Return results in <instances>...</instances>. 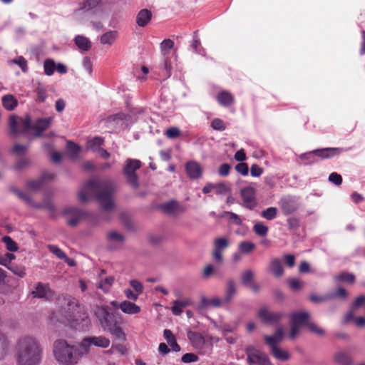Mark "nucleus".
<instances>
[{"label": "nucleus", "mask_w": 365, "mask_h": 365, "mask_svg": "<svg viewBox=\"0 0 365 365\" xmlns=\"http://www.w3.org/2000/svg\"><path fill=\"white\" fill-rule=\"evenodd\" d=\"M114 192L115 187L110 180L91 179L85 182L78 196L82 202L88 200V195L94 196L102 209L107 211L114 208L115 204L112 200Z\"/></svg>", "instance_id": "1"}, {"label": "nucleus", "mask_w": 365, "mask_h": 365, "mask_svg": "<svg viewBox=\"0 0 365 365\" xmlns=\"http://www.w3.org/2000/svg\"><path fill=\"white\" fill-rule=\"evenodd\" d=\"M94 314L105 331L118 340L126 339L125 334L120 326V314L117 310L108 306H98L94 309Z\"/></svg>", "instance_id": "2"}, {"label": "nucleus", "mask_w": 365, "mask_h": 365, "mask_svg": "<svg viewBox=\"0 0 365 365\" xmlns=\"http://www.w3.org/2000/svg\"><path fill=\"white\" fill-rule=\"evenodd\" d=\"M19 365H37L41 360V350L36 339L31 336L21 338L16 346Z\"/></svg>", "instance_id": "3"}, {"label": "nucleus", "mask_w": 365, "mask_h": 365, "mask_svg": "<svg viewBox=\"0 0 365 365\" xmlns=\"http://www.w3.org/2000/svg\"><path fill=\"white\" fill-rule=\"evenodd\" d=\"M78 7L74 10L75 19L81 24H86L91 19L103 16L105 9L104 0H81Z\"/></svg>", "instance_id": "4"}, {"label": "nucleus", "mask_w": 365, "mask_h": 365, "mask_svg": "<svg viewBox=\"0 0 365 365\" xmlns=\"http://www.w3.org/2000/svg\"><path fill=\"white\" fill-rule=\"evenodd\" d=\"M53 352L61 365H76L84 354L78 346L68 344L64 339L54 342Z\"/></svg>", "instance_id": "5"}, {"label": "nucleus", "mask_w": 365, "mask_h": 365, "mask_svg": "<svg viewBox=\"0 0 365 365\" xmlns=\"http://www.w3.org/2000/svg\"><path fill=\"white\" fill-rule=\"evenodd\" d=\"M174 45V41L170 38H165L160 43V49L163 58L160 68L162 69V76L164 79H168L172 75L173 64L176 61L174 55L170 56Z\"/></svg>", "instance_id": "6"}, {"label": "nucleus", "mask_w": 365, "mask_h": 365, "mask_svg": "<svg viewBox=\"0 0 365 365\" xmlns=\"http://www.w3.org/2000/svg\"><path fill=\"white\" fill-rule=\"evenodd\" d=\"M140 167L141 162L139 160L128 158L123 169V173L126 177L128 184L135 189L139 187L138 177L135 171Z\"/></svg>", "instance_id": "7"}, {"label": "nucleus", "mask_w": 365, "mask_h": 365, "mask_svg": "<svg viewBox=\"0 0 365 365\" xmlns=\"http://www.w3.org/2000/svg\"><path fill=\"white\" fill-rule=\"evenodd\" d=\"M245 354L247 356V361L250 364L272 365L269 357L255 347L249 345L245 348Z\"/></svg>", "instance_id": "8"}, {"label": "nucleus", "mask_w": 365, "mask_h": 365, "mask_svg": "<svg viewBox=\"0 0 365 365\" xmlns=\"http://www.w3.org/2000/svg\"><path fill=\"white\" fill-rule=\"evenodd\" d=\"M110 343V339L104 336H87L83 339L80 346L84 350V353H88L91 345L101 348H107L109 346Z\"/></svg>", "instance_id": "9"}, {"label": "nucleus", "mask_w": 365, "mask_h": 365, "mask_svg": "<svg viewBox=\"0 0 365 365\" xmlns=\"http://www.w3.org/2000/svg\"><path fill=\"white\" fill-rule=\"evenodd\" d=\"M240 196L242 200L241 205L249 210H252L257 205L255 197V189L251 186H247L240 190Z\"/></svg>", "instance_id": "10"}, {"label": "nucleus", "mask_w": 365, "mask_h": 365, "mask_svg": "<svg viewBox=\"0 0 365 365\" xmlns=\"http://www.w3.org/2000/svg\"><path fill=\"white\" fill-rule=\"evenodd\" d=\"M31 294L34 298L47 301L53 297V292L49 284L39 282L36 284L34 289L31 292Z\"/></svg>", "instance_id": "11"}, {"label": "nucleus", "mask_w": 365, "mask_h": 365, "mask_svg": "<svg viewBox=\"0 0 365 365\" xmlns=\"http://www.w3.org/2000/svg\"><path fill=\"white\" fill-rule=\"evenodd\" d=\"M279 205L284 215L294 213L300 206L299 198L292 195L282 197L280 200Z\"/></svg>", "instance_id": "12"}, {"label": "nucleus", "mask_w": 365, "mask_h": 365, "mask_svg": "<svg viewBox=\"0 0 365 365\" xmlns=\"http://www.w3.org/2000/svg\"><path fill=\"white\" fill-rule=\"evenodd\" d=\"M350 150L349 148H323L314 150L317 158L321 160L330 159L340 155L342 153Z\"/></svg>", "instance_id": "13"}, {"label": "nucleus", "mask_w": 365, "mask_h": 365, "mask_svg": "<svg viewBox=\"0 0 365 365\" xmlns=\"http://www.w3.org/2000/svg\"><path fill=\"white\" fill-rule=\"evenodd\" d=\"M257 315L264 324H277L285 314L280 312H271L267 308L263 307L259 309Z\"/></svg>", "instance_id": "14"}, {"label": "nucleus", "mask_w": 365, "mask_h": 365, "mask_svg": "<svg viewBox=\"0 0 365 365\" xmlns=\"http://www.w3.org/2000/svg\"><path fill=\"white\" fill-rule=\"evenodd\" d=\"M185 170L188 178L192 180H199L202 176V167L195 160H188L185 164Z\"/></svg>", "instance_id": "15"}, {"label": "nucleus", "mask_w": 365, "mask_h": 365, "mask_svg": "<svg viewBox=\"0 0 365 365\" xmlns=\"http://www.w3.org/2000/svg\"><path fill=\"white\" fill-rule=\"evenodd\" d=\"M193 346L198 349L202 354H210L212 349V345L209 343L205 338L200 334H193L191 338Z\"/></svg>", "instance_id": "16"}, {"label": "nucleus", "mask_w": 365, "mask_h": 365, "mask_svg": "<svg viewBox=\"0 0 365 365\" xmlns=\"http://www.w3.org/2000/svg\"><path fill=\"white\" fill-rule=\"evenodd\" d=\"M53 122V117L38 118L34 123L33 130L34 137H41L43 133L49 128Z\"/></svg>", "instance_id": "17"}, {"label": "nucleus", "mask_w": 365, "mask_h": 365, "mask_svg": "<svg viewBox=\"0 0 365 365\" xmlns=\"http://www.w3.org/2000/svg\"><path fill=\"white\" fill-rule=\"evenodd\" d=\"M216 100L221 106L225 108H227L235 103L234 96L226 90L220 91L216 96Z\"/></svg>", "instance_id": "18"}, {"label": "nucleus", "mask_w": 365, "mask_h": 365, "mask_svg": "<svg viewBox=\"0 0 365 365\" xmlns=\"http://www.w3.org/2000/svg\"><path fill=\"white\" fill-rule=\"evenodd\" d=\"M267 269L276 278L281 277L284 272L281 260L277 257L271 259Z\"/></svg>", "instance_id": "19"}, {"label": "nucleus", "mask_w": 365, "mask_h": 365, "mask_svg": "<svg viewBox=\"0 0 365 365\" xmlns=\"http://www.w3.org/2000/svg\"><path fill=\"white\" fill-rule=\"evenodd\" d=\"M73 41L81 53H84L91 48V41L88 38L83 35H76L74 37Z\"/></svg>", "instance_id": "20"}, {"label": "nucleus", "mask_w": 365, "mask_h": 365, "mask_svg": "<svg viewBox=\"0 0 365 365\" xmlns=\"http://www.w3.org/2000/svg\"><path fill=\"white\" fill-rule=\"evenodd\" d=\"M152 12L148 9H143L136 16V24L140 27L146 26L152 19Z\"/></svg>", "instance_id": "21"}, {"label": "nucleus", "mask_w": 365, "mask_h": 365, "mask_svg": "<svg viewBox=\"0 0 365 365\" xmlns=\"http://www.w3.org/2000/svg\"><path fill=\"white\" fill-rule=\"evenodd\" d=\"M309 314L307 312H294L290 315V324L297 326L307 325Z\"/></svg>", "instance_id": "22"}, {"label": "nucleus", "mask_w": 365, "mask_h": 365, "mask_svg": "<svg viewBox=\"0 0 365 365\" xmlns=\"http://www.w3.org/2000/svg\"><path fill=\"white\" fill-rule=\"evenodd\" d=\"M119 309L127 314H135L140 312V307L130 301L124 300L119 304Z\"/></svg>", "instance_id": "23"}, {"label": "nucleus", "mask_w": 365, "mask_h": 365, "mask_svg": "<svg viewBox=\"0 0 365 365\" xmlns=\"http://www.w3.org/2000/svg\"><path fill=\"white\" fill-rule=\"evenodd\" d=\"M105 273L106 272L104 269L101 271L99 274L100 279L98 282L97 287L103 290L104 292H108L114 282L115 279L113 276H107L105 278H101L102 274Z\"/></svg>", "instance_id": "24"}, {"label": "nucleus", "mask_w": 365, "mask_h": 365, "mask_svg": "<svg viewBox=\"0 0 365 365\" xmlns=\"http://www.w3.org/2000/svg\"><path fill=\"white\" fill-rule=\"evenodd\" d=\"M161 208L168 214L173 213L176 211L183 212L185 210L175 200H171L164 202L161 205Z\"/></svg>", "instance_id": "25"}, {"label": "nucleus", "mask_w": 365, "mask_h": 365, "mask_svg": "<svg viewBox=\"0 0 365 365\" xmlns=\"http://www.w3.org/2000/svg\"><path fill=\"white\" fill-rule=\"evenodd\" d=\"M190 304L191 301L189 299L175 300L173 302V307L171 308L172 313L175 316H179L183 312V308Z\"/></svg>", "instance_id": "26"}, {"label": "nucleus", "mask_w": 365, "mask_h": 365, "mask_svg": "<svg viewBox=\"0 0 365 365\" xmlns=\"http://www.w3.org/2000/svg\"><path fill=\"white\" fill-rule=\"evenodd\" d=\"M163 336L167 341L168 345L171 347L173 351L178 352L180 351V346L177 343L176 339L170 329H165Z\"/></svg>", "instance_id": "27"}, {"label": "nucleus", "mask_w": 365, "mask_h": 365, "mask_svg": "<svg viewBox=\"0 0 365 365\" xmlns=\"http://www.w3.org/2000/svg\"><path fill=\"white\" fill-rule=\"evenodd\" d=\"M236 292L237 289L234 279H229L226 283V290L224 302L226 303L230 302L232 299Z\"/></svg>", "instance_id": "28"}, {"label": "nucleus", "mask_w": 365, "mask_h": 365, "mask_svg": "<svg viewBox=\"0 0 365 365\" xmlns=\"http://www.w3.org/2000/svg\"><path fill=\"white\" fill-rule=\"evenodd\" d=\"M190 48L195 53L202 56H206L205 48L202 46L201 42L198 38L197 31L193 33V39L190 44Z\"/></svg>", "instance_id": "29"}, {"label": "nucleus", "mask_w": 365, "mask_h": 365, "mask_svg": "<svg viewBox=\"0 0 365 365\" xmlns=\"http://www.w3.org/2000/svg\"><path fill=\"white\" fill-rule=\"evenodd\" d=\"M334 361L339 365H351L352 359L350 355L344 351H340L334 354Z\"/></svg>", "instance_id": "30"}, {"label": "nucleus", "mask_w": 365, "mask_h": 365, "mask_svg": "<svg viewBox=\"0 0 365 365\" xmlns=\"http://www.w3.org/2000/svg\"><path fill=\"white\" fill-rule=\"evenodd\" d=\"M1 100L3 106L7 110H13L18 106V101L13 95H5Z\"/></svg>", "instance_id": "31"}, {"label": "nucleus", "mask_w": 365, "mask_h": 365, "mask_svg": "<svg viewBox=\"0 0 365 365\" xmlns=\"http://www.w3.org/2000/svg\"><path fill=\"white\" fill-rule=\"evenodd\" d=\"M104 139L100 136H95L87 141V147L93 152H97L103 144Z\"/></svg>", "instance_id": "32"}, {"label": "nucleus", "mask_w": 365, "mask_h": 365, "mask_svg": "<svg viewBox=\"0 0 365 365\" xmlns=\"http://www.w3.org/2000/svg\"><path fill=\"white\" fill-rule=\"evenodd\" d=\"M299 159L302 160L305 165H312L317 161V156L314 153V150L302 153L299 156Z\"/></svg>", "instance_id": "33"}, {"label": "nucleus", "mask_w": 365, "mask_h": 365, "mask_svg": "<svg viewBox=\"0 0 365 365\" xmlns=\"http://www.w3.org/2000/svg\"><path fill=\"white\" fill-rule=\"evenodd\" d=\"M118 36V32L116 31H109L103 34L101 38L100 41L102 44L111 45Z\"/></svg>", "instance_id": "34"}, {"label": "nucleus", "mask_w": 365, "mask_h": 365, "mask_svg": "<svg viewBox=\"0 0 365 365\" xmlns=\"http://www.w3.org/2000/svg\"><path fill=\"white\" fill-rule=\"evenodd\" d=\"M238 327V322L234 321L231 323H225L218 327V329L222 331L223 335L228 333H233L237 331Z\"/></svg>", "instance_id": "35"}, {"label": "nucleus", "mask_w": 365, "mask_h": 365, "mask_svg": "<svg viewBox=\"0 0 365 365\" xmlns=\"http://www.w3.org/2000/svg\"><path fill=\"white\" fill-rule=\"evenodd\" d=\"M221 300L218 297L208 299L205 297H202L200 301V307L202 308H206L208 307H219L221 306Z\"/></svg>", "instance_id": "36"}, {"label": "nucleus", "mask_w": 365, "mask_h": 365, "mask_svg": "<svg viewBox=\"0 0 365 365\" xmlns=\"http://www.w3.org/2000/svg\"><path fill=\"white\" fill-rule=\"evenodd\" d=\"M56 63L53 58H46L43 62V71L46 76H51L54 73Z\"/></svg>", "instance_id": "37"}, {"label": "nucleus", "mask_w": 365, "mask_h": 365, "mask_svg": "<svg viewBox=\"0 0 365 365\" xmlns=\"http://www.w3.org/2000/svg\"><path fill=\"white\" fill-rule=\"evenodd\" d=\"M255 274L254 272L250 269H247L243 271L241 274V282L242 284L245 287H247L249 284H250L252 282H253Z\"/></svg>", "instance_id": "38"}, {"label": "nucleus", "mask_w": 365, "mask_h": 365, "mask_svg": "<svg viewBox=\"0 0 365 365\" xmlns=\"http://www.w3.org/2000/svg\"><path fill=\"white\" fill-rule=\"evenodd\" d=\"M255 244L250 241H242L238 245V250L241 254H249L255 249Z\"/></svg>", "instance_id": "39"}, {"label": "nucleus", "mask_w": 365, "mask_h": 365, "mask_svg": "<svg viewBox=\"0 0 365 365\" xmlns=\"http://www.w3.org/2000/svg\"><path fill=\"white\" fill-rule=\"evenodd\" d=\"M253 231L257 235L264 237L268 233L269 227L262 222H257L253 226Z\"/></svg>", "instance_id": "40"}, {"label": "nucleus", "mask_w": 365, "mask_h": 365, "mask_svg": "<svg viewBox=\"0 0 365 365\" xmlns=\"http://www.w3.org/2000/svg\"><path fill=\"white\" fill-rule=\"evenodd\" d=\"M1 241L5 244L6 250L9 252H14L19 250L17 243L10 236L3 237Z\"/></svg>", "instance_id": "41"}, {"label": "nucleus", "mask_w": 365, "mask_h": 365, "mask_svg": "<svg viewBox=\"0 0 365 365\" xmlns=\"http://www.w3.org/2000/svg\"><path fill=\"white\" fill-rule=\"evenodd\" d=\"M261 217L267 220H272L277 215V209L275 207H269L261 212Z\"/></svg>", "instance_id": "42"}, {"label": "nucleus", "mask_w": 365, "mask_h": 365, "mask_svg": "<svg viewBox=\"0 0 365 365\" xmlns=\"http://www.w3.org/2000/svg\"><path fill=\"white\" fill-rule=\"evenodd\" d=\"M15 255L12 253L6 252L4 255L0 254V265H2L7 269L10 264H13L11 261L15 259Z\"/></svg>", "instance_id": "43"}, {"label": "nucleus", "mask_w": 365, "mask_h": 365, "mask_svg": "<svg viewBox=\"0 0 365 365\" xmlns=\"http://www.w3.org/2000/svg\"><path fill=\"white\" fill-rule=\"evenodd\" d=\"M66 150L71 157L76 158L81 151V147L78 144L69 140L66 144Z\"/></svg>", "instance_id": "44"}, {"label": "nucleus", "mask_w": 365, "mask_h": 365, "mask_svg": "<svg viewBox=\"0 0 365 365\" xmlns=\"http://www.w3.org/2000/svg\"><path fill=\"white\" fill-rule=\"evenodd\" d=\"M11 272H13L15 275L23 278L26 275V269L23 265L13 264H10L8 268Z\"/></svg>", "instance_id": "45"}, {"label": "nucleus", "mask_w": 365, "mask_h": 365, "mask_svg": "<svg viewBox=\"0 0 365 365\" xmlns=\"http://www.w3.org/2000/svg\"><path fill=\"white\" fill-rule=\"evenodd\" d=\"M8 282L6 272L0 268V293H5L6 292Z\"/></svg>", "instance_id": "46"}, {"label": "nucleus", "mask_w": 365, "mask_h": 365, "mask_svg": "<svg viewBox=\"0 0 365 365\" xmlns=\"http://www.w3.org/2000/svg\"><path fill=\"white\" fill-rule=\"evenodd\" d=\"M272 354L278 360L286 361L289 358V354L279 347H274Z\"/></svg>", "instance_id": "47"}, {"label": "nucleus", "mask_w": 365, "mask_h": 365, "mask_svg": "<svg viewBox=\"0 0 365 365\" xmlns=\"http://www.w3.org/2000/svg\"><path fill=\"white\" fill-rule=\"evenodd\" d=\"M62 214L63 215H70L71 217L77 215H84V212L82 210L73 206L66 207Z\"/></svg>", "instance_id": "48"}, {"label": "nucleus", "mask_w": 365, "mask_h": 365, "mask_svg": "<svg viewBox=\"0 0 365 365\" xmlns=\"http://www.w3.org/2000/svg\"><path fill=\"white\" fill-rule=\"evenodd\" d=\"M210 126L217 131H224L226 129L225 122L219 118H214L210 123Z\"/></svg>", "instance_id": "49"}, {"label": "nucleus", "mask_w": 365, "mask_h": 365, "mask_svg": "<svg viewBox=\"0 0 365 365\" xmlns=\"http://www.w3.org/2000/svg\"><path fill=\"white\" fill-rule=\"evenodd\" d=\"M229 245L228 240L225 237H218L214 241V248L223 251Z\"/></svg>", "instance_id": "50"}, {"label": "nucleus", "mask_w": 365, "mask_h": 365, "mask_svg": "<svg viewBox=\"0 0 365 365\" xmlns=\"http://www.w3.org/2000/svg\"><path fill=\"white\" fill-rule=\"evenodd\" d=\"M36 91L37 95V100L41 103H43L48 97L46 88L39 83L36 88Z\"/></svg>", "instance_id": "51"}, {"label": "nucleus", "mask_w": 365, "mask_h": 365, "mask_svg": "<svg viewBox=\"0 0 365 365\" xmlns=\"http://www.w3.org/2000/svg\"><path fill=\"white\" fill-rule=\"evenodd\" d=\"M48 250L50 252L56 255L58 258L63 259L66 257V253L58 246L54 245H48Z\"/></svg>", "instance_id": "52"}, {"label": "nucleus", "mask_w": 365, "mask_h": 365, "mask_svg": "<svg viewBox=\"0 0 365 365\" xmlns=\"http://www.w3.org/2000/svg\"><path fill=\"white\" fill-rule=\"evenodd\" d=\"M43 184L44 183L43 182L42 179H41L39 178L34 180H29L26 182V186L29 189H30L31 190H38L41 188V187L43 186Z\"/></svg>", "instance_id": "53"}, {"label": "nucleus", "mask_w": 365, "mask_h": 365, "mask_svg": "<svg viewBox=\"0 0 365 365\" xmlns=\"http://www.w3.org/2000/svg\"><path fill=\"white\" fill-rule=\"evenodd\" d=\"M108 240L110 242H116L122 244L124 241V236L115 231H112L108 234Z\"/></svg>", "instance_id": "54"}, {"label": "nucleus", "mask_w": 365, "mask_h": 365, "mask_svg": "<svg viewBox=\"0 0 365 365\" xmlns=\"http://www.w3.org/2000/svg\"><path fill=\"white\" fill-rule=\"evenodd\" d=\"M289 288L292 290L300 289L303 286V282L297 278H290L287 280Z\"/></svg>", "instance_id": "55"}, {"label": "nucleus", "mask_w": 365, "mask_h": 365, "mask_svg": "<svg viewBox=\"0 0 365 365\" xmlns=\"http://www.w3.org/2000/svg\"><path fill=\"white\" fill-rule=\"evenodd\" d=\"M33 125L31 119L29 116H26L24 118L21 119V132L26 133L29 130H33Z\"/></svg>", "instance_id": "56"}, {"label": "nucleus", "mask_w": 365, "mask_h": 365, "mask_svg": "<svg viewBox=\"0 0 365 365\" xmlns=\"http://www.w3.org/2000/svg\"><path fill=\"white\" fill-rule=\"evenodd\" d=\"M165 135L170 139H175L180 135V130L177 127H170L166 130Z\"/></svg>", "instance_id": "57"}, {"label": "nucleus", "mask_w": 365, "mask_h": 365, "mask_svg": "<svg viewBox=\"0 0 365 365\" xmlns=\"http://www.w3.org/2000/svg\"><path fill=\"white\" fill-rule=\"evenodd\" d=\"M235 170L243 176L249 174V167L246 163H239L235 166Z\"/></svg>", "instance_id": "58"}, {"label": "nucleus", "mask_w": 365, "mask_h": 365, "mask_svg": "<svg viewBox=\"0 0 365 365\" xmlns=\"http://www.w3.org/2000/svg\"><path fill=\"white\" fill-rule=\"evenodd\" d=\"M338 279L352 284L355 282L356 277L355 275L352 273L342 272L338 276Z\"/></svg>", "instance_id": "59"}, {"label": "nucleus", "mask_w": 365, "mask_h": 365, "mask_svg": "<svg viewBox=\"0 0 365 365\" xmlns=\"http://www.w3.org/2000/svg\"><path fill=\"white\" fill-rule=\"evenodd\" d=\"M198 359V356L193 353H186L181 358V361L185 364L196 362Z\"/></svg>", "instance_id": "60"}, {"label": "nucleus", "mask_w": 365, "mask_h": 365, "mask_svg": "<svg viewBox=\"0 0 365 365\" xmlns=\"http://www.w3.org/2000/svg\"><path fill=\"white\" fill-rule=\"evenodd\" d=\"M12 62L18 65L23 72L25 73L27 71V61L23 56H19L17 58L13 59Z\"/></svg>", "instance_id": "61"}, {"label": "nucleus", "mask_w": 365, "mask_h": 365, "mask_svg": "<svg viewBox=\"0 0 365 365\" xmlns=\"http://www.w3.org/2000/svg\"><path fill=\"white\" fill-rule=\"evenodd\" d=\"M296 257L292 254H285L283 256V261L286 266L292 268L295 265Z\"/></svg>", "instance_id": "62"}, {"label": "nucleus", "mask_w": 365, "mask_h": 365, "mask_svg": "<svg viewBox=\"0 0 365 365\" xmlns=\"http://www.w3.org/2000/svg\"><path fill=\"white\" fill-rule=\"evenodd\" d=\"M9 127L12 135H16L19 133L18 129V122L15 115L9 118Z\"/></svg>", "instance_id": "63"}, {"label": "nucleus", "mask_w": 365, "mask_h": 365, "mask_svg": "<svg viewBox=\"0 0 365 365\" xmlns=\"http://www.w3.org/2000/svg\"><path fill=\"white\" fill-rule=\"evenodd\" d=\"M82 66L84 70L86 71L90 76H91L93 72V64L89 57L85 56L83 58Z\"/></svg>", "instance_id": "64"}]
</instances>
